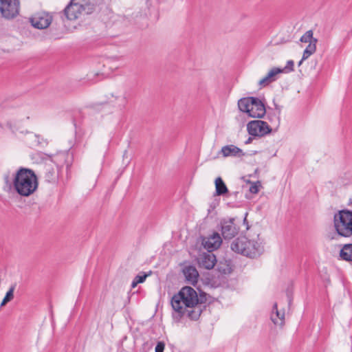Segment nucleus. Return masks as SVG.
Returning a JSON list of instances; mask_svg holds the SVG:
<instances>
[{
  "label": "nucleus",
  "mask_w": 352,
  "mask_h": 352,
  "mask_svg": "<svg viewBox=\"0 0 352 352\" xmlns=\"http://www.w3.org/2000/svg\"><path fill=\"white\" fill-rule=\"evenodd\" d=\"M205 296L198 294L195 289L186 286L175 294L171 299V305L174 310V316L182 318L186 316L191 320H197L202 311L199 305L206 302Z\"/></svg>",
  "instance_id": "f257e3e1"
},
{
  "label": "nucleus",
  "mask_w": 352,
  "mask_h": 352,
  "mask_svg": "<svg viewBox=\"0 0 352 352\" xmlns=\"http://www.w3.org/2000/svg\"><path fill=\"white\" fill-rule=\"evenodd\" d=\"M15 191L22 197H29L34 194L38 186L35 173L27 168H20L14 175L12 180Z\"/></svg>",
  "instance_id": "f03ea898"
},
{
  "label": "nucleus",
  "mask_w": 352,
  "mask_h": 352,
  "mask_svg": "<svg viewBox=\"0 0 352 352\" xmlns=\"http://www.w3.org/2000/svg\"><path fill=\"white\" fill-rule=\"evenodd\" d=\"M230 248L233 252L250 258H255L263 252V247L260 243L245 236H239L234 239Z\"/></svg>",
  "instance_id": "7ed1b4c3"
},
{
  "label": "nucleus",
  "mask_w": 352,
  "mask_h": 352,
  "mask_svg": "<svg viewBox=\"0 0 352 352\" xmlns=\"http://www.w3.org/2000/svg\"><path fill=\"white\" fill-rule=\"evenodd\" d=\"M94 5L91 0H71L64 10V15L69 20H76L82 15L93 12Z\"/></svg>",
  "instance_id": "20e7f679"
},
{
  "label": "nucleus",
  "mask_w": 352,
  "mask_h": 352,
  "mask_svg": "<svg viewBox=\"0 0 352 352\" xmlns=\"http://www.w3.org/2000/svg\"><path fill=\"white\" fill-rule=\"evenodd\" d=\"M238 107L240 111L247 113L252 118H263L266 109L263 102L258 98L248 97L240 99L238 101Z\"/></svg>",
  "instance_id": "39448f33"
},
{
  "label": "nucleus",
  "mask_w": 352,
  "mask_h": 352,
  "mask_svg": "<svg viewBox=\"0 0 352 352\" xmlns=\"http://www.w3.org/2000/svg\"><path fill=\"white\" fill-rule=\"evenodd\" d=\"M334 226L337 233L344 237L352 236V212L342 210L334 216Z\"/></svg>",
  "instance_id": "423d86ee"
},
{
  "label": "nucleus",
  "mask_w": 352,
  "mask_h": 352,
  "mask_svg": "<svg viewBox=\"0 0 352 352\" xmlns=\"http://www.w3.org/2000/svg\"><path fill=\"white\" fill-rule=\"evenodd\" d=\"M19 0H0V12L3 17L11 19L19 12Z\"/></svg>",
  "instance_id": "0eeeda50"
},
{
  "label": "nucleus",
  "mask_w": 352,
  "mask_h": 352,
  "mask_svg": "<svg viewBox=\"0 0 352 352\" xmlns=\"http://www.w3.org/2000/svg\"><path fill=\"white\" fill-rule=\"evenodd\" d=\"M247 129L250 135L257 137H263L272 131V128L268 124L261 120L249 122L247 124Z\"/></svg>",
  "instance_id": "6e6552de"
},
{
  "label": "nucleus",
  "mask_w": 352,
  "mask_h": 352,
  "mask_svg": "<svg viewBox=\"0 0 352 352\" xmlns=\"http://www.w3.org/2000/svg\"><path fill=\"white\" fill-rule=\"evenodd\" d=\"M235 221L234 218L224 219L221 221V232L225 240L232 239L238 234L240 228Z\"/></svg>",
  "instance_id": "1a4fd4ad"
},
{
  "label": "nucleus",
  "mask_w": 352,
  "mask_h": 352,
  "mask_svg": "<svg viewBox=\"0 0 352 352\" xmlns=\"http://www.w3.org/2000/svg\"><path fill=\"white\" fill-rule=\"evenodd\" d=\"M52 16L47 12H41L35 14L31 19L32 25L38 29H45L51 24Z\"/></svg>",
  "instance_id": "9d476101"
},
{
  "label": "nucleus",
  "mask_w": 352,
  "mask_h": 352,
  "mask_svg": "<svg viewBox=\"0 0 352 352\" xmlns=\"http://www.w3.org/2000/svg\"><path fill=\"white\" fill-rule=\"evenodd\" d=\"M221 236L217 232H214L209 236L203 237L202 239V245L209 252H212V251L218 249L221 246Z\"/></svg>",
  "instance_id": "9b49d317"
},
{
  "label": "nucleus",
  "mask_w": 352,
  "mask_h": 352,
  "mask_svg": "<svg viewBox=\"0 0 352 352\" xmlns=\"http://www.w3.org/2000/svg\"><path fill=\"white\" fill-rule=\"evenodd\" d=\"M283 73V70H281L278 67H273L271 69L267 75L261 79L258 82V85L261 87H265L270 83L276 81L278 78V75Z\"/></svg>",
  "instance_id": "f8f14e48"
},
{
  "label": "nucleus",
  "mask_w": 352,
  "mask_h": 352,
  "mask_svg": "<svg viewBox=\"0 0 352 352\" xmlns=\"http://www.w3.org/2000/svg\"><path fill=\"white\" fill-rule=\"evenodd\" d=\"M199 266L207 270L214 267L217 263L216 256L212 252L204 253L199 256L198 259Z\"/></svg>",
  "instance_id": "ddd939ff"
},
{
  "label": "nucleus",
  "mask_w": 352,
  "mask_h": 352,
  "mask_svg": "<svg viewBox=\"0 0 352 352\" xmlns=\"http://www.w3.org/2000/svg\"><path fill=\"white\" fill-rule=\"evenodd\" d=\"M45 179L48 182H55L58 177V168L52 162L46 163L44 166Z\"/></svg>",
  "instance_id": "4468645a"
},
{
  "label": "nucleus",
  "mask_w": 352,
  "mask_h": 352,
  "mask_svg": "<svg viewBox=\"0 0 352 352\" xmlns=\"http://www.w3.org/2000/svg\"><path fill=\"white\" fill-rule=\"evenodd\" d=\"M183 273L188 282L192 285L197 283L199 273L195 267L192 265L186 266L183 269Z\"/></svg>",
  "instance_id": "2eb2a0df"
},
{
  "label": "nucleus",
  "mask_w": 352,
  "mask_h": 352,
  "mask_svg": "<svg viewBox=\"0 0 352 352\" xmlns=\"http://www.w3.org/2000/svg\"><path fill=\"white\" fill-rule=\"evenodd\" d=\"M221 153L223 157H240L244 155L243 151L234 145H227L221 148Z\"/></svg>",
  "instance_id": "dca6fc26"
},
{
  "label": "nucleus",
  "mask_w": 352,
  "mask_h": 352,
  "mask_svg": "<svg viewBox=\"0 0 352 352\" xmlns=\"http://www.w3.org/2000/svg\"><path fill=\"white\" fill-rule=\"evenodd\" d=\"M285 314L280 313L277 309V304L274 303L273 306V312L271 316V320L275 324L283 325L284 322Z\"/></svg>",
  "instance_id": "f3484780"
},
{
  "label": "nucleus",
  "mask_w": 352,
  "mask_h": 352,
  "mask_svg": "<svg viewBox=\"0 0 352 352\" xmlns=\"http://www.w3.org/2000/svg\"><path fill=\"white\" fill-rule=\"evenodd\" d=\"M340 256L343 260L352 261V244H345L340 250Z\"/></svg>",
  "instance_id": "a211bd4d"
},
{
  "label": "nucleus",
  "mask_w": 352,
  "mask_h": 352,
  "mask_svg": "<svg viewBox=\"0 0 352 352\" xmlns=\"http://www.w3.org/2000/svg\"><path fill=\"white\" fill-rule=\"evenodd\" d=\"M317 43L318 39H314L312 42H310V43H309V45L303 52L302 60L307 59L311 55L316 52Z\"/></svg>",
  "instance_id": "6ab92c4d"
},
{
  "label": "nucleus",
  "mask_w": 352,
  "mask_h": 352,
  "mask_svg": "<svg viewBox=\"0 0 352 352\" xmlns=\"http://www.w3.org/2000/svg\"><path fill=\"white\" fill-rule=\"evenodd\" d=\"M216 195H223L228 192V188L221 177L215 179Z\"/></svg>",
  "instance_id": "aec40b11"
},
{
  "label": "nucleus",
  "mask_w": 352,
  "mask_h": 352,
  "mask_svg": "<svg viewBox=\"0 0 352 352\" xmlns=\"http://www.w3.org/2000/svg\"><path fill=\"white\" fill-rule=\"evenodd\" d=\"M217 270L221 274H227L231 273L232 269V266L230 264V261H220L217 264Z\"/></svg>",
  "instance_id": "412c9836"
},
{
  "label": "nucleus",
  "mask_w": 352,
  "mask_h": 352,
  "mask_svg": "<svg viewBox=\"0 0 352 352\" xmlns=\"http://www.w3.org/2000/svg\"><path fill=\"white\" fill-rule=\"evenodd\" d=\"M15 289V285H12L9 290L7 292L5 297L3 298L1 303V307L6 305L8 302L11 301L14 298V291Z\"/></svg>",
  "instance_id": "4be33fe9"
},
{
  "label": "nucleus",
  "mask_w": 352,
  "mask_h": 352,
  "mask_svg": "<svg viewBox=\"0 0 352 352\" xmlns=\"http://www.w3.org/2000/svg\"><path fill=\"white\" fill-rule=\"evenodd\" d=\"M148 275L146 274H138L132 281L131 287L135 288L139 283H143Z\"/></svg>",
  "instance_id": "5701e85b"
},
{
  "label": "nucleus",
  "mask_w": 352,
  "mask_h": 352,
  "mask_svg": "<svg viewBox=\"0 0 352 352\" xmlns=\"http://www.w3.org/2000/svg\"><path fill=\"white\" fill-rule=\"evenodd\" d=\"M313 34H314L312 30H308L301 36L300 41L302 43H310V42H312L314 39H316V38H314Z\"/></svg>",
  "instance_id": "b1692460"
},
{
  "label": "nucleus",
  "mask_w": 352,
  "mask_h": 352,
  "mask_svg": "<svg viewBox=\"0 0 352 352\" xmlns=\"http://www.w3.org/2000/svg\"><path fill=\"white\" fill-rule=\"evenodd\" d=\"M294 61L290 60L287 62L285 67L284 68H280V69L283 70V73H289L290 72L294 71Z\"/></svg>",
  "instance_id": "393cba45"
},
{
  "label": "nucleus",
  "mask_w": 352,
  "mask_h": 352,
  "mask_svg": "<svg viewBox=\"0 0 352 352\" xmlns=\"http://www.w3.org/2000/svg\"><path fill=\"white\" fill-rule=\"evenodd\" d=\"M259 182L254 183L250 187V192L253 194H256L259 191Z\"/></svg>",
  "instance_id": "a878e982"
},
{
  "label": "nucleus",
  "mask_w": 352,
  "mask_h": 352,
  "mask_svg": "<svg viewBox=\"0 0 352 352\" xmlns=\"http://www.w3.org/2000/svg\"><path fill=\"white\" fill-rule=\"evenodd\" d=\"M165 344L163 342H158L155 346V352H164Z\"/></svg>",
  "instance_id": "bb28decb"
},
{
  "label": "nucleus",
  "mask_w": 352,
  "mask_h": 352,
  "mask_svg": "<svg viewBox=\"0 0 352 352\" xmlns=\"http://www.w3.org/2000/svg\"><path fill=\"white\" fill-rule=\"evenodd\" d=\"M251 142H252V138H249L248 139V140L245 142V144H249V143H250Z\"/></svg>",
  "instance_id": "cd10ccee"
},
{
  "label": "nucleus",
  "mask_w": 352,
  "mask_h": 352,
  "mask_svg": "<svg viewBox=\"0 0 352 352\" xmlns=\"http://www.w3.org/2000/svg\"><path fill=\"white\" fill-rule=\"evenodd\" d=\"M304 60H302V59L300 60V62L298 63V65L300 66Z\"/></svg>",
  "instance_id": "c85d7f7f"
},
{
  "label": "nucleus",
  "mask_w": 352,
  "mask_h": 352,
  "mask_svg": "<svg viewBox=\"0 0 352 352\" xmlns=\"http://www.w3.org/2000/svg\"><path fill=\"white\" fill-rule=\"evenodd\" d=\"M5 180H6V183H8V182H9V180H8V176H6V177H5Z\"/></svg>",
  "instance_id": "c756f323"
},
{
  "label": "nucleus",
  "mask_w": 352,
  "mask_h": 352,
  "mask_svg": "<svg viewBox=\"0 0 352 352\" xmlns=\"http://www.w3.org/2000/svg\"><path fill=\"white\" fill-rule=\"evenodd\" d=\"M30 135L31 137H36V135H33L32 133H30Z\"/></svg>",
  "instance_id": "7c9ffc66"
}]
</instances>
